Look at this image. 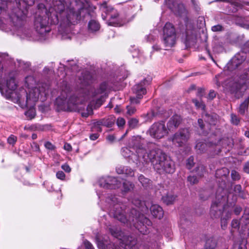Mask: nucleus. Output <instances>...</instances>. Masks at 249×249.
I'll return each mask as SVG.
<instances>
[{
	"mask_svg": "<svg viewBox=\"0 0 249 249\" xmlns=\"http://www.w3.org/2000/svg\"><path fill=\"white\" fill-rule=\"evenodd\" d=\"M56 176L58 179H59L61 180H64L65 177H66L65 174L62 171H58L56 174Z\"/></svg>",
	"mask_w": 249,
	"mask_h": 249,
	"instance_id": "44",
	"label": "nucleus"
},
{
	"mask_svg": "<svg viewBox=\"0 0 249 249\" xmlns=\"http://www.w3.org/2000/svg\"><path fill=\"white\" fill-rule=\"evenodd\" d=\"M107 84L106 82H104L102 83L96 91V94H103L105 92L106 90L107 89Z\"/></svg>",
	"mask_w": 249,
	"mask_h": 249,
	"instance_id": "30",
	"label": "nucleus"
},
{
	"mask_svg": "<svg viewBox=\"0 0 249 249\" xmlns=\"http://www.w3.org/2000/svg\"><path fill=\"white\" fill-rule=\"evenodd\" d=\"M240 222L237 219H233L231 223V226L232 229L235 230H238L239 228Z\"/></svg>",
	"mask_w": 249,
	"mask_h": 249,
	"instance_id": "39",
	"label": "nucleus"
},
{
	"mask_svg": "<svg viewBox=\"0 0 249 249\" xmlns=\"http://www.w3.org/2000/svg\"><path fill=\"white\" fill-rule=\"evenodd\" d=\"M178 8L180 9V12L178 11V14L180 16H181L183 14H186V10L184 6L182 4H180L178 5Z\"/></svg>",
	"mask_w": 249,
	"mask_h": 249,
	"instance_id": "50",
	"label": "nucleus"
},
{
	"mask_svg": "<svg viewBox=\"0 0 249 249\" xmlns=\"http://www.w3.org/2000/svg\"><path fill=\"white\" fill-rule=\"evenodd\" d=\"M229 174V170L227 168H222L217 169L215 172V177L217 178H221L222 177H227Z\"/></svg>",
	"mask_w": 249,
	"mask_h": 249,
	"instance_id": "21",
	"label": "nucleus"
},
{
	"mask_svg": "<svg viewBox=\"0 0 249 249\" xmlns=\"http://www.w3.org/2000/svg\"><path fill=\"white\" fill-rule=\"evenodd\" d=\"M213 144H221L223 147L227 146L230 147H231L233 145V142L232 139L229 138H225L220 140L217 142H214Z\"/></svg>",
	"mask_w": 249,
	"mask_h": 249,
	"instance_id": "19",
	"label": "nucleus"
},
{
	"mask_svg": "<svg viewBox=\"0 0 249 249\" xmlns=\"http://www.w3.org/2000/svg\"><path fill=\"white\" fill-rule=\"evenodd\" d=\"M89 137L90 140L94 141L98 138L99 135L97 133L92 134L90 135Z\"/></svg>",
	"mask_w": 249,
	"mask_h": 249,
	"instance_id": "60",
	"label": "nucleus"
},
{
	"mask_svg": "<svg viewBox=\"0 0 249 249\" xmlns=\"http://www.w3.org/2000/svg\"><path fill=\"white\" fill-rule=\"evenodd\" d=\"M192 101L197 108H200L203 110L205 109V106L202 102L199 101L196 99H193Z\"/></svg>",
	"mask_w": 249,
	"mask_h": 249,
	"instance_id": "32",
	"label": "nucleus"
},
{
	"mask_svg": "<svg viewBox=\"0 0 249 249\" xmlns=\"http://www.w3.org/2000/svg\"><path fill=\"white\" fill-rule=\"evenodd\" d=\"M206 147V144L202 142H197L196 149L198 153L203 152Z\"/></svg>",
	"mask_w": 249,
	"mask_h": 249,
	"instance_id": "28",
	"label": "nucleus"
},
{
	"mask_svg": "<svg viewBox=\"0 0 249 249\" xmlns=\"http://www.w3.org/2000/svg\"><path fill=\"white\" fill-rule=\"evenodd\" d=\"M231 178L234 180H238L240 179V175L238 172L233 170L231 172Z\"/></svg>",
	"mask_w": 249,
	"mask_h": 249,
	"instance_id": "34",
	"label": "nucleus"
},
{
	"mask_svg": "<svg viewBox=\"0 0 249 249\" xmlns=\"http://www.w3.org/2000/svg\"><path fill=\"white\" fill-rule=\"evenodd\" d=\"M249 103V99H247L242 103L239 107V112L241 114H244L247 110Z\"/></svg>",
	"mask_w": 249,
	"mask_h": 249,
	"instance_id": "26",
	"label": "nucleus"
},
{
	"mask_svg": "<svg viewBox=\"0 0 249 249\" xmlns=\"http://www.w3.org/2000/svg\"><path fill=\"white\" fill-rule=\"evenodd\" d=\"M227 226V223L226 219H225L224 218H221V228L223 229H225V228H226Z\"/></svg>",
	"mask_w": 249,
	"mask_h": 249,
	"instance_id": "56",
	"label": "nucleus"
},
{
	"mask_svg": "<svg viewBox=\"0 0 249 249\" xmlns=\"http://www.w3.org/2000/svg\"><path fill=\"white\" fill-rule=\"evenodd\" d=\"M187 181L190 182L191 185H194L198 182V179L195 176H190L187 178Z\"/></svg>",
	"mask_w": 249,
	"mask_h": 249,
	"instance_id": "35",
	"label": "nucleus"
},
{
	"mask_svg": "<svg viewBox=\"0 0 249 249\" xmlns=\"http://www.w3.org/2000/svg\"><path fill=\"white\" fill-rule=\"evenodd\" d=\"M177 39V34L173 25L166 23L163 28L162 42L167 48H172L175 46Z\"/></svg>",
	"mask_w": 249,
	"mask_h": 249,
	"instance_id": "5",
	"label": "nucleus"
},
{
	"mask_svg": "<svg viewBox=\"0 0 249 249\" xmlns=\"http://www.w3.org/2000/svg\"><path fill=\"white\" fill-rule=\"evenodd\" d=\"M167 128L163 122L154 123L149 128V133L151 137L156 139L163 138L168 134Z\"/></svg>",
	"mask_w": 249,
	"mask_h": 249,
	"instance_id": "9",
	"label": "nucleus"
},
{
	"mask_svg": "<svg viewBox=\"0 0 249 249\" xmlns=\"http://www.w3.org/2000/svg\"><path fill=\"white\" fill-rule=\"evenodd\" d=\"M86 249H94L92 245L88 241L86 240L84 242Z\"/></svg>",
	"mask_w": 249,
	"mask_h": 249,
	"instance_id": "51",
	"label": "nucleus"
},
{
	"mask_svg": "<svg viewBox=\"0 0 249 249\" xmlns=\"http://www.w3.org/2000/svg\"><path fill=\"white\" fill-rule=\"evenodd\" d=\"M216 96V93L213 90H211L209 92L208 96L207 97L208 99L209 100H213Z\"/></svg>",
	"mask_w": 249,
	"mask_h": 249,
	"instance_id": "54",
	"label": "nucleus"
},
{
	"mask_svg": "<svg viewBox=\"0 0 249 249\" xmlns=\"http://www.w3.org/2000/svg\"><path fill=\"white\" fill-rule=\"evenodd\" d=\"M18 6L17 8L13 10L12 13L10 16V18L15 22L16 21H21L25 17V10L28 6L32 5L34 3V0H16Z\"/></svg>",
	"mask_w": 249,
	"mask_h": 249,
	"instance_id": "7",
	"label": "nucleus"
},
{
	"mask_svg": "<svg viewBox=\"0 0 249 249\" xmlns=\"http://www.w3.org/2000/svg\"><path fill=\"white\" fill-rule=\"evenodd\" d=\"M113 124L114 122L109 119H104L97 122V125H104L108 127H111Z\"/></svg>",
	"mask_w": 249,
	"mask_h": 249,
	"instance_id": "25",
	"label": "nucleus"
},
{
	"mask_svg": "<svg viewBox=\"0 0 249 249\" xmlns=\"http://www.w3.org/2000/svg\"><path fill=\"white\" fill-rule=\"evenodd\" d=\"M17 141V137L14 135H11L7 139V142L14 146Z\"/></svg>",
	"mask_w": 249,
	"mask_h": 249,
	"instance_id": "33",
	"label": "nucleus"
},
{
	"mask_svg": "<svg viewBox=\"0 0 249 249\" xmlns=\"http://www.w3.org/2000/svg\"><path fill=\"white\" fill-rule=\"evenodd\" d=\"M25 115L29 120H31L34 118L36 116L35 108L34 107H30L27 111L25 112Z\"/></svg>",
	"mask_w": 249,
	"mask_h": 249,
	"instance_id": "27",
	"label": "nucleus"
},
{
	"mask_svg": "<svg viewBox=\"0 0 249 249\" xmlns=\"http://www.w3.org/2000/svg\"><path fill=\"white\" fill-rule=\"evenodd\" d=\"M198 124L200 127V128L203 130L204 129V125L203 122L201 119H199L198 120Z\"/></svg>",
	"mask_w": 249,
	"mask_h": 249,
	"instance_id": "63",
	"label": "nucleus"
},
{
	"mask_svg": "<svg viewBox=\"0 0 249 249\" xmlns=\"http://www.w3.org/2000/svg\"><path fill=\"white\" fill-rule=\"evenodd\" d=\"M106 202L108 204V208L113 213L114 217L120 222L130 227L133 225L143 234L148 232L147 226L151 225V222L143 214H140L135 209L131 210L130 213L132 215H129L127 218L124 214V206L118 201V198L115 196L110 195L108 196L106 199Z\"/></svg>",
	"mask_w": 249,
	"mask_h": 249,
	"instance_id": "3",
	"label": "nucleus"
},
{
	"mask_svg": "<svg viewBox=\"0 0 249 249\" xmlns=\"http://www.w3.org/2000/svg\"><path fill=\"white\" fill-rule=\"evenodd\" d=\"M222 30V26L220 25H216L212 27V30L213 32L220 31Z\"/></svg>",
	"mask_w": 249,
	"mask_h": 249,
	"instance_id": "52",
	"label": "nucleus"
},
{
	"mask_svg": "<svg viewBox=\"0 0 249 249\" xmlns=\"http://www.w3.org/2000/svg\"><path fill=\"white\" fill-rule=\"evenodd\" d=\"M146 81L144 80L140 84L135 85L133 89V93L135 95L134 96L130 97V100L132 104H138L140 103V100L141 99L143 95L146 93L145 88L144 87L143 84Z\"/></svg>",
	"mask_w": 249,
	"mask_h": 249,
	"instance_id": "11",
	"label": "nucleus"
},
{
	"mask_svg": "<svg viewBox=\"0 0 249 249\" xmlns=\"http://www.w3.org/2000/svg\"><path fill=\"white\" fill-rule=\"evenodd\" d=\"M162 200L166 205L172 204L176 200V196L172 195H167L162 198Z\"/></svg>",
	"mask_w": 249,
	"mask_h": 249,
	"instance_id": "22",
	"label": "nucleus"
},
{
	"mask_svg": "<svg viewBox=\"0 0 249 249\" xmlns=\"http://www.w3.org/2000/svg\"><path fill=\"white\" fill-rule=\"evenodd\" d=\"M240 78L243 80L249 79V69L245 71L244 73L240 75Z\"/></svg>",
	"mask_w": 249,
	"mask_h": 249,
	"instance_id": "47",
	"label": "nucleus"
},
{
	"mask_svg": "<svg viewBox=\"0 0 249 249\" xmlns=\"http://www.w3.org/2000/svg\"><path fill=\"white\" fill-rule=\"evenodd\" d=\"M17 87V85L15 78L11 77L7 80L6 86L0 85V91L2 95L9 98L13 96V91Z\"/></svg>",
	"mask_w": 249,
	"mask_h": 249,
	"instance_id": "12",
	"label": "nucleus"
},
{
	"mask_svg": "<svg viewBox=\"0 0 249 249\" xmlns=\"http://www.w3.org/2000/svg\"><path fill=\"white\" fill-rule=\"evenodd\" d=\"M92 113V108L90 107H89V106H88L87 107V111L82 112L81 115L82 117L86 118V117H88L89 115L91 114Z\"/></svg>",
	"mask_w": 249,
	"mask_h": 249,
	"instance_id": "42",
	"label": "nucleus"
},
{
	"mask_svg": "<svg viewBox=\"0 0 249 249\" xmlns=\"http://www.w3.org/2000/svg\"><path fill=\"white\" fill-rule=\"evenodd\" d=\"M234 191L235 194H239L242 192V186L239 184H237L234 187Z\"/></svg>",
	"mask_w": 249,
	"mask_h": 249,
	"instance_id": "49",
	"label": "nucleus"
},
{
	"mask_svg": "<svg viewBox=\"0 0 249 249\" xmlns=\"http://www.w3.org/2000/svg\"><path fill=\"white\" fill-rule=\"evenodd\" d=\"M122 155L125 158L129 157L131 155V151L127 147H123L121 150Z\"/></svg>",
	"mask_w": 249,
	"mask_h": 249,
	"instance_id": "31",
	"label": "nucleus"
},
{
	"mask_svg": "<svg viewBox=\"0 0 249 249\" xmlns=\"http://www.w3.org/2000/svg\"><path fill=\"white\" fill-rule=\"evenodd\" d=\"M205 172V168L203 165H199L195 169V172L199 177H202Z\"/></svg>",
	"mask_w": 249,
	"mask_h": 249,
	"instance_id": "29",
	"label": "nucleus"
},
{
	"mask_svg": "<svg viewBox=\"0 0 249 249\" xmlns=\"http://www.w3.org/2000/svg\"><path fill=\"white\" fill-rule=\"evenodd\" d=\"M151 214L155 217L161 219L163 216L162 209L158 205H152L150 207Z\"/></svg>",
	"mask_w": 249,
	"mask_h": 249,
	"instance_id": "16",
	"label": "nucleus"
},
{
	"mask_svg": "<svg viewBox=\"0 0 249 249\" xmlns=\"http://www.w3.org/2000/svg\"><path fill=\"white\" fill-rule=\"evenodd\" d=\"M132 203L136 207L140 208L142 205V202L139 199H134L132 201Z\"/></svg>",
	"mask_w": 249,
	"mask_h": 249,
	"instance_id": "45",
	"label": "nucleus"
},
{
	"mask_svg": "<svg viewBox=\"0 0 249 249\" xmlns=\"http://www.w3.org/2000/svg\"><path fill=\"white\" fill-rule=\"evenodd\" d=\"M125 120L122 117L118 118L117 120V124L119 127H122L125 124Z\"/></svg>",
	"mask_w": 249,
	"mask_h": 249,
	"instance_id": "46",
	"label": "nucleus"
},
{
	"mask_svg": "<svg viewBox=\"0 0 249 249\" xmlns=\"http://www.w3.org/2000/svg\"><path fill=\"white\" fill-rule=\"evenodd\" d=\"M125 167H118L116 168V172L118 174H124L125 171Z\"/></svg>",
	"mask_w": 249,
	"mask_h": 249,
	"instance_id": "58",
	"label": "nucleus"
},
{
	"mask_svg": "<svg viewBox=\"0 0 249 249\" xmlns=\"http://www.w3.org/2000/svg\"><path fill=\"white\" fill-rule=\"evenodd\" d=\"M61 168L66 172L70 173L71 171V168L68 164L65 163L61 166Z\"/></svg>",
	"mask_w": 249,
	"mask_h": 249,
	"instance_id": "53",
	"label": "nucleus"
},
{
	"mask_svg": "<svg viewBox=\"0 0 249 249\" xmlns=\"http://www.w3.org/2000/svg\"><path fill=\"white\" fill-rule=\"evenodd\" d=\"M181 122V118L178 115L173 116L167 124V128L168 131H173L176 129Z\"/></svg>",
	"mask_w": 249,
	"mask_h": 249,
	"instance_id": "14",
	"label": "nucleus"
},
{
	"mask_svg": "<svg viewBox=\"0 0 249 249\" xmlns=\"http://www.w3.org/2000/svg\"><path fill=\"white\" fill-rule=\"evenodd\" d=\"M55 104L62 110L66 109L67 106H69V102L67 101V97L64 96L57 98L55 100Z\"/></svg>",
	"mask_w": 249,
	"mask_h": 249,
	"instance_id": "17",
	"label": "nucleus"
},
{
	"mask_svg": "<svg viewBox=\"0 0 249 249\" xmlns=\"http://www.w3.org/2000/svg\"><path fill=\"white\" fill-rule=\"evenodd\" d=\"M48 93V88L46 89L43 85L41 87L40 85L34 88L29 91V93L26 95V101L25 107H33L35 105L36 102L38 101L39 96H46Z\"/></svg>",
	"mask_w": 249,
	"mask_h": 249,
	"instance_id": "6",
	"label": "nucleus"
},
{
	"mask_svg": "<svg viewBox=\"0 0 249 249\" xmlns=\"http://www.w3.org/2000/svg\"><path fill=\"white\" fill-rule=\"evenodd\" d=\"M240 120L235 114H231V122L234 125H238L239 123Z\"/></svg>",
	"mask_w": 249,
	"mask_h": 249,
	"instance_id": "38",
	"label": "nucleus"
},
{
	"mask_svg": "<svg viewBox=\"0 0 249 249\" xmlns=\"http://www.w3.org/2000/svg\"><path fill=\"white\" fill-rule=\"evenodd\" d=\"M215 197L218 202H213L210 213L212 217L219 218L223 213L224 205L227 201V196L225 195V190L219 188L217 190Z\"/></svg>",
	"mask_w": 249,
	"mask_h": 249,
	"instance_id": "4",
	"label": "nucleus"
},
{
	"mask_svg": "<svg viewBox=\"0 0 249 249\" xmlns=\"http://www.w3.org/2000/svg\"><path fill=\"white\" fill-rule=\"evenodd\" d=\"M64 149L68 151H71L72 147L70 144L66 143L64 145Z\"/></svg>",
	"mask_w": 249,
	"mask_h": 249,
	"instance_id": "57",
	"label": "nucleus"
},
{
	"mask_svg": "<svg viewBox=\"0 0 249 249\" xmlns=\"http://www.w3.org/2000/svg\"><path fill=\"white\" fill-rule=\"evenodd\" d=\"M242 211L240 207H236L234 209V212L236 215H238Z\"/></svg>",
	"mask_w": 249,
	"mask_h": 249,
	"instance_id": "62",
	"label": "nucleus"
},
{
	"mask_svg": "<svg viewBox=\"0 0 249 249\" xmlns=\"http://www.w3.org/2000/svg\"><path fill=\"white\" fill-rule=\"evenodd\" d=\"M97 244L99 249H105L106 245L104 243L97 240Z\"/></svg>",
	"mask_w": 249,
	"mask_h": 249,
	"instance_id": "55",
	"label": "nucleus"
},
{
	"mask_svg": "<svg viewBox=\"0 0 249 249\" xmlns=\"http://www.w3.org/2000/svg\"><path fill=\"white\" fill-rule=\"evenodd\" d=\"M107 139L109 142L112 143L115 140V137L113 135H110L107 137Z\"/></svg>",
	"mask_w": 249,
	"mask_h": 249,
	"instance_id": "61",
	"label": "nucleus"
},
{
	"mask_svg": "<svg viewBox=\"0 0 249 249\" xmlns=\"http://www.w3.org/2000/svg\"><path fill=\"white\" fill-rule=\"evenodd\" d=\"M243 170L245 172L249 174V162H247L245 164Z\"/></svg>",
	"mask_w": 249,
	"mask_h": 249,
	"instance_id": "59",
	"label": "nucleus"
},
{
	"mask_svg": "<svg viewBox=\"0 0 249 249\" xmlns=\"http://www.w3.org/2000/svg\"><path fill=\"white\" fill-rule=\"evenodd\" d=\"M48 18L38 16L36 18L34 26L36 31L41 36L49 33L51 29L49 26V19L53 24L60 23L62 26L74 24L80 19V10L75 11L69 8L63 0H53L52 5L50 8Z\"/></svg>",
	"mask_w": 249,
	"mask_h": 249,
	"instance_id": "1",
	"label": "nucleus"
},
{
	"mask_svg": "<svg viewBox=\"0 0 249 249\" xmlns=\"http://www.w3.org/2000/svg\"><path fill=\"white\" fill-rule=\"evenodd\" d=\"M191 137V133L188 128L179 129L177 132L168 138V141L178 147L185 146Z\"/></svg>",
	"mask_w": 249,
	"mask_h": 249,
	"instance_id": "8",
	"label": "nucleus"
},
{
	"mask_svg": "<svg viewBox=\"0 0 249 249\" xmlns=\"http://www.w3.org/2000/svg\"><path fill=\"white\" fill-rule=\"evenodd\" d=\"M245 60V57L241 56L240 54H236L228 63V68L232 70L235 69L243 63Z\"/></svg>",
	"mask_w": 249,
	"mask_h": 249,
	"instance_id": "15",
	"label": "nucleus"
},
{
	"mask_svg": "<svg viewBox=\"0 0 249 249\" xmlns=\"http://www.w3.org/2000/svg\"><path fill=\"white\" fill-rule=\"evenodd\" d=\"M44 146L46 148L50 150H54L55 149V146L50 142H46Z\"/></svg>",
	"mask_w": 249,
	"mask_h": 249,
	"instance_id": "43",
	"label": "nucleus"
},
{
	"mask_svg": "<svg viewBox=\"0 0 249 249\" xmlns=\"http://www.w3.org/2000/svg\"><path fill=\"white\" fill-rule=\"evenodd\" d=\"M192 4L194 6V8L196 9V11H198L199 9V7L197 5L196 2L195 0H191Z\"/></svg>",
	"mask_w": 249,
	"mask_h": 249,
	"instance_id": "64",
	"label": "nucleus"
},
{
	"mask_svg": "<svg viewBox=\"0 0 249 249\" xmlns=\"http://www.w3.org/2000/svg\"><path fill=\"white\" fill-rule=\"evenodd\" d=\"M123 191L124 192H128L131 191L134 188V184L130 181L125 180L123 183Z\"/></svg>",
	"mask_w": 249,
	"mask_h": 249,
	"instance_id": "23",
	"label": "nucleus"
},
{
	"mask_svg": "<svg viewBox=\"0 0 249 249\" xmlns=\"http://www.w3.org/2000/svg\"><path fill=\"white\" fill-rule=\"evenodd\" d=\"M194 157L191 156L189 157L186 161V166L189 169H190L193 167V166L194 165Z\"/></svg>",
	"mask_w": 249,
	"mask_h": 249,
	"instance_id": "36",
	"label": "nucleus"
},
{
	"mask_svg": "<svg viewBox=\"0 0 249 249\" xmlns=\"http://www.w3.org/2000/svg\"><path fill=\"white\" fill-rule=\"evenodd\" d=\"M138 179L142 185L145 188H149L151 186V181L142 175L139 176Z\"/></svg>",
	"mask_w": 249,
	"mask_h": 249,
	"instance_id": "20",
	"label": "nucleus"
},
{
	"mask_svg": "<svg viewBox=\"0 0 249 249\" xmlns=\"http://www.w3.org/2000/svg\"><path fill=\"white\" fill-rule=\"evenodd\" d=\"M217 246L216 240L212 237L207 238L205 244V249H215Z\"/></svg>",
	"mask_w": 249,
	"mask_h": 249,
	"instance_id": "18",
	"label": "nucleus"
},
{
	"mask_svg": "<svg viewBox=\"0 0 249 249\" xmlns=\"http://www.w3.org/2000/svg\"><path fill=\"white\" fill-rule=\"evenodd\" d=\"M88 27L91 32H96L99 29L100 25L98 22L93 20L89 22Z\"/></svg>",
	"mask_w": 249,
	"mask_h": 249,
	"instance_id": "24",
	"label": "nucleus"
},
{
	"mask_svg": "<svg viewBox=\"0 0 249 249\" xmlns=\"http://www.w3.org/2000/svg\"><path fill=\"white\" fill-rule=\"evenodd\" d=\"M124 174L127 176L132 177L134 175V171L128 167H125Z\"/></svg>",
	"mask_w": 249,
	"mask_h": 249,
	"instance_id": "41",
	"label": "nucleus"
},
{
	"mask_svg": "<svg viewBox=\"0 0 249 249\" xmlns=\"http://www.w3.org/2000/svg\"><path fill=\"white\" fill-rule=\"evenodd\" d=\"M98 184L101 188L115 189L119 188L121 186L122 182L119 178L108 177L100 178L98 181Z\"/></svg>",
	"mask_w": 249,
	"mask_h": 249,
	"instance_id": "10",
	"label": "nucleus"
},
{
	"mask_svg": "<svg viewBox=\"0 0 249 249\" xmlns=\"http://www.w3.org/2000/svg\"><path fill=\"white\" fill-rule=\"evenodd\" d=\"M138 124V121L136 119H131L128 121V124L130 127H135Z\"/></svg>",
	"mask_w": 249,
	"mask_h": 249,
	"instance_id": "40",
	"label": "nucleus"
},
{
	"mask_svg": "<svg viewBox=\"0 0 249 249\" xmlns=\"http://www.w3.org/2000/svg\"><path fill=\"white\" fill-rule=\"evenodd\" d=\"M9 1H3L0 0V14L4 10L5 6H6Z\"/></svg>",
	"mask_w": 249,
	"mask_h": 249,
	"instance_id": "48",
	"label": "nucleus"
},
{
	"mask_svg": "<svg viewBox=\"0 0 249 249\" xmlns=\"http://www.w3.org/2000/svg\"><path fill=\"white\" fill-rule=\"evenodd\" d=\"M127 109V114L129 115H132L134 114L136 111V108L132 106H127L126 107Z\"/></svg>",
	"mask_w": 249,
	"mask_h": 249,
	"instance_id": "37",
	"label": "nucleus"
},
{
	"mask_svg": "<svg viewBox=\"0 0 249 249\" xmlns=\"http://www.w3.org/2000/svg\"><path fill=\"white\" fill-rule=\"evenodd\" d=\"M105 12L106 13L107 16L109 18L108 24L114 26H117L119 24L118 20L119 14L117 11L113 8L108 7H107Z\"/></svg>",
	"mask_w": 249,
	"mask_h": 249,
	"instance_id": "13",
	"label": "nucleus"
},
{
	"mask_svg": "<svg viewBox=\"0 0 249 249\" xmlns=\"http://www.w3.org/2000/svg\"><path fill=\"white\" fill-rule=\"evenodd\" d=\"M132 143L140 163L144 165L151 162L155 170L160 174H172L175 172L174 161L163 150L154 147L147 151L144 145V140L139 136L133 139Z\"/></svg>",
	"mask_w": 249,
	"mask_h": 249,
	"instance_id": "2",
	"label": "nucleus"
}]
</instances>
